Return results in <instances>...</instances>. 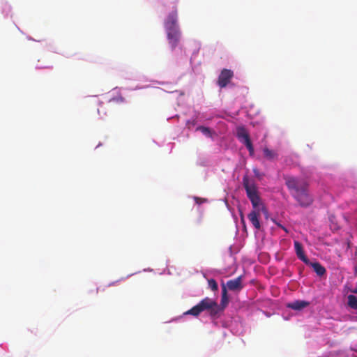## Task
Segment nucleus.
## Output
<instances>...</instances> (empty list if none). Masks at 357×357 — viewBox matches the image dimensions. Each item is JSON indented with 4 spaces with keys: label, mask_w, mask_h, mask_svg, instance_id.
<instances>
[{
    "label": "nucleus",
    "mask_w": 357,
    "mask_h": 357,
    "mask_svg": "<svg viewBox=\"0 0 357 357\" xmlns=\"http://www.w3.org/2000/svg\"><path fill=\"white\" fill-rule=\"evenodd\" d=\"M261 212H263L261 211V206L253 208L252 211L248 215L249 220L257 229H259L261 227L259 220Z\"/></svg>",
    "instance_id": "obj_6"
},
{
    "label": "nucleus",
    "mask_w": 357,
    "mask_h": 357,
    "mask_svg": "<svg viewBox=\"0 0 357 357\" xmlns=\"http://www.w3.org/2000/svg\"><path fill=\"white\" fill-rule=\"evenodd\" d=\"M263 152L264 157L269 160H274L278 156L277 153L274 151L271 150L268 148H264Z\"/></svg>",
    "instance_id": "obj_13"
},
{
    "label": "nucleus",
    "mask_w": 357,
    "mask_h": 357,
    "mask_svg": "<svg viewBox=\"0 0 357 357\" xmlns=\"http://www.w3.org/2000/svg\"><path fill=\"white\" fill-rule=\"evenodd\" d=\"M347 304L351 308L354 310L357 309V297L356 296L352 294L349 295L347 296Z\"/></svg>",
    "instance_id": "obj_14"
},
{
    "label": "nucleus",
    "mask_w": 357,
    "mask_h": 357,
    "mask_svg": "<svg viewBox=\"0 0 357 357\" xmlns=\"http://www.w3.org/2000/svg\"><path fill=\"white\" fill-rule=\"evenodd\" d=\"M294 248L296 254L299 259L306 264H310L308 258L305 255L302 244L297 241H294Z\"/></svg>",
    "instance_id": "obj_8"
},
{
    "label": "nucleus",
    "mask_w": 357,
    "mask_h": 357,
    "mask_svg": "<svg viewBox=\"0 0 357 357\" xmlns=\"http://www.w3.org/2000/svg\"><path fill=\"white\" fill-rule=\"evenodd\" d=\"M244 145H245V146H246V148L248 149V151H249L250 155H254V152H255V151H254V147H253V146H252V142H248V143L245 144Z\"/></svg>",
    "instance_id": "obj_17"
},
{
    "label": "nucleus",
    "mask_w": 357,
    "mask_h": 357,
    "mask_svg": "<svg viewBox=\"0 0 357 357\" xmlns=\"http://www.w3.org/2000/svg\"><path fill=\"white\" fill-rule=\"evenodd\" d=\"M208 287L213 291H218V283L217 282L213 279V278H211V279H208Z\"/></svg>",
    "instance_id": "obj_15"
},
{
    "label": "nucleus",
    "mask_w": 357,
    "mask_h": 357,
    "mask_svg": "<svg viewBox=\"0 0 357 357\" xmlns=\"http://www.w3.org/2000/svg\"><path fill=\"white\" fill-rule=\"evenodd\" d=\"M176 22L177 13L175 11L169 15L165 24V26L167 30L168 39L169 40V43L172 45V48L174 49L177 45V31L176 28Z\"/></svg>",
    "instance_id": "obj_4"
},
{
    "label": "nucleus",
    "mask_w": 357,
    "mask_h": 357,
    "mask_svg": "<svg viewBox=\"0 0 357 357\" xmlns=\"http://www.w3.org/2000/svg\"><path fill=\"white\" fill-rule=\"evenodd\" d=\"M309 304V302L298 300L288 303L287 307L295 310H301L307 307Z\"/></svg>",
    "instance_id": "obj_10"
},
{
    "label": "nucleus",
    "mask_w": 357,
    "mask_h": 357,
    "mask_svg": "<svg viewBox=\"0 0 357 357\" xmlns=\"http://www.w3.org/2000/svg\"><path fill=\"white\" fill-rule=\"evenodd\" d=\"M243 185L246 191L247 196L252 203V207L257 208L261 206L263 213H266L267 211L261 203L255 183L250 180L248 176H245L243 178Z\"/></svg>",
    "instance_id": "obj_3"
},
{
    "label": "nucleus",
    "mask_w": 357,
    "mask_h": 357,
    "mask_svg": "<svg viewBox=\"0 0 357 357\" xmlns=\"http://www.w3.org/2000/svg\"><path fill=\"white\" fill-rule=\"evenodd\" d=\"M352 292L354 294H357V287L355 289L352 290Z\"/></svg>",
    "instance_id": "obj_22"
},
{
    "label": "nucleus",
    "mask_w": 357,
    "mask_h": 357,
    "mask_svg": "<svg viewBox=\"0 0 357 357\" xmlns=\"http://www.w3.org/2000/svg\"><path fill=\"white\" fill-rule=\"evenodd\" d=\"M253 172L256 177L261 178V174H259V172L257 169H253Z\"/></svg>",
    "instance_id": "obj_19"
},
{
    "label": "nucleus",
    "mask_w": 357,
    "mask_h": 357,
    "mask_svg": "<svg viewBox=\"0 0 357 357\" xmlns=\"http://www.w3.org/2000/svg\"><path fill=\"white\" fill-rule=\"evenodd\" d=\"M116 101L117 102H123L124 101V98L121 96H119L117 98H113L112 100H110V101Z\"/></svg>",
    "instance_id": "obj_18"
},
{
    "label": "nucleus",
    "mask_w": 357,
    "mask_h": 357,
    "mask_svg": "<svg viewBox=\"0 0 357 357\" xmlns=\"http://www.w3.org/2000/svg\"><path fill=\"white\" fill-rule=\"evenodd\" d=\"M278 227H281L282 229H284L286 232H287V229H286L284 227H283L282 225H280V224H278Z\"/></svg>",
    "instance_id": "obj_20"
},
{
    "label": "nucleus",
    "mask_w": 357,
    "mask_h": 357,
    "mask_svg": "<svg viewBox=\"0 0 357 357\" xmlns=\"http://www.w3.org/2000/svg\"><path fill=\"white\" fill-rule=\"evenodd\" d=\"M197 130L201 131L205 135H207V136H209V137L211 136V130L208 128H207V127L199 126L197 128Z\"/></svg>",
    "instance_id": "obj_16"
},
{
    "label": "nucleus",
    "mask_w": 357,
    "mask_h": 357,
    "mask_svg": "<svg viewBox=\"0 0 357 357\" xmlns=\"http://www.w3.org/2000/svg\"><path fill=\"white\" fill-rule=\"evenodd\" d=\"M205 310H207L211 317H215L220 312H221L220 307L215 301L208 297H206L197 305L185 312L184 314H191L197 317Z\"/></svg>",
    "instance_id": "obj_2"
},
{
    "label": "nucleus",
    "mask_w": 357,
    "mask_h": 357,
    "mask_svg": "<svg viewBox=\"0 0 357 357\" xmlns=\"http://www.w3.org/2000/svg\"><path fill=\"white\" fill-rule=\"evenodd\" d=\"M285 184L292 197L301 206H308L312 202V197L308 192V183L303 179L291 176H284Z\"/></svg>",
    "instance_id": "obj_1"
},
{
    "label": "nucleus",
    "mask_w": 357,
    "mask_h": 357,
    "mask_svg": "<svg viewBox=\"0 0 357 357\" xmlns=\"http://www.w3.org/2000/svg\"><path fill=\"white\" fill-rule=\"evenodd\" d=\"M354 272L357 274V264L354 266Z\"/></svg>",
    "instance_id": "obj_21"
},
{
    "label": "nucleus",
    "mask_w": 357,
    "mask_h": 357,
    "mask_svg": "<svg viewBox=\"0 0 357 357\" xmlns=\"http://www.w3.org/2000/svg\"><path fill=\"white\" fill-rule=\"evenodd\" d=\"M225 286L230 291H241L243 288V286L242 284V277L238 276L234 280H228L227 282V285Z\"/></svg>",
    "instance_id": "obj_7"
},
{
    "label": "nucleus",
    "mask_w": 357,
    "mask_h": 357,
    "mask_svg": "<svg viewBox=\"0 0 357 357\" xmlns=\"http://www.w3.org/2000/svg\"><path fill=\"white\" fill-rule=\"evenodd\" d=\"M228 303L229 298L227 296V290L226 286L223 284L222 287L221 301L220 305H219L220 307L221 311H222L226 307Z\"/></svg>",
    "instance_id": "obj_11"
},
{
    "label": "nucleus",
    "mask_w": 357,
    "mask_h": 357,
    "mask_svg": "<svg viewBox=\"0 0 357 357\" xmlns=\"http://www.w3.org/2000/svg\"><path fill=\"white\" fill-rule=\"evenodd\" d=\"M309 264L311 265V266L313 268L314 272L319 276L324 275L326 272V268L319 262H314V263L310 262Z\"/></svg>",
    "instance_id": "obj_12"
},
{
    "label": "nucleus",
    "mask_w": 357,
    "mask_h": 357,
    "mask_svg": "<svg viewBox=\"0 0 357 357\" xmlns=\"http://www.w3.org/2000/svg\"><path fill=\"white\" fill-rule=\"evenodd\" d=\"M234 77V73L229 69H223L220 72L218 79V84L220 88H225L230 82Z\"/></svg>",
    "instance_id": "obj_5"
},
{
    "label": "nucleus",
    "mask_w": 357,
    "mask_h": 357,
    "mask_svg": "<svg viewBox=\"0 0 357 357\" xmlns=\"http://www.w3.org/2000/svg\"><path fill=\"white\" fill-rule=\"evenodd\" d=\"M236 135L238 139L243 144L251 142L249 133L243 126H239L236 129Z\"/></svg>",
    "instance_id": "obj_9"
}]
</instances>
